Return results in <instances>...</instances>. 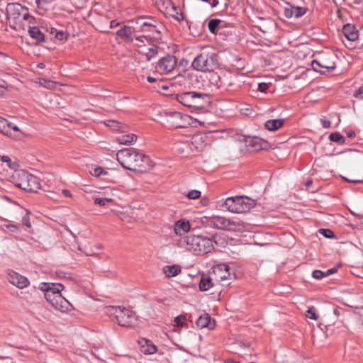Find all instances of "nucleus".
<instances>
[{
	"instance_id": "nucleus-37",
	"label": "nucleus",
	"mask_w": 363,
	"mask_h": 363,
	"mask_svg": "<svg viewBox=\"0 0 363 363\" xmlns=\"http://www.w3.org/2000/svg\"><path fill=\"white\" fill-rule=\"evenodd\" d=\"M89 172L92 176L96 177H99L104 174H107V172L100 167H91L89 169Z\"/></svg>"
},
{
	"instance_id": "nucleus-64",
	"label": "nucleus",
	"mask_w": 363,
	"mask_h": 363,
	"mask_svg": "<svg viewBox=\"0 0 363 363\" xmlns=\"http://www.w3.org/2000/svg\"><path fill=\"white\" fill-rule=\"evenodd\" d=\"M118 26V23H116V22H115V21H112L111 22V28H114V27H116V26Z\"/></svg>"
},
{
	"instance_id": "nucleus-3",
	"label": "nucleus",
	"mask_w": 363,
	"mask_h": 363,
	"mask_svg": "<svg viewBox=\"0 0 363 363\" xmlns=\"http://www.w3.org/2000/svg\"><path fill=\"white\" fill-rule=\"evenodd\" d=\"M218 55L212 50H203L191 62V67L199 72H210L218 67Z\"/></svg>"
},
{
	"instance_id": "nucleus-46",
	"label": "nucleus",
	"mask_w": 363,
	"mask_h": 363,
	"mask_svg": "<svg viewBox=\"0 0 363 363\" xmlns=\"http://www.w3.org/2000/svg\"><path fill=\"white\" fill-rule=\"evenodd\" d=\"M319 233L328 238H332L335 237L333 232L329 229H320Z\"/></svg>"
},
{
	"instance_id": "nucleus-29",
	"label": "nucleus",
	"mask_w": 363,
	"mask_h": 363,
	"mask_svg": "<svg viewBox=\"0 0 363 363\" xmlns=\"http://www.w3.org/2000/svg\"><path fill=\"white\" fill-rule=\"evenodd\" d=\"M145 16H140L134 20H133V22H135L137 25V32H146V28H147V23H145Z\"/></svg>"
},
{
	"instance_id": "nucleus-1",
	"label": "nucleus",
	"mask_w": 363,
	"mask_h": 363,
	"mask_svg": "<svg viewBox=\"0 0 363 363\" xmlns=\"http://www.w3.org/2000/svg\"><path fill=\"white\" fill-rule=\"evenodd\" d=\"M116 158L123 167L130 171L142 173L146 172L150 167V158L133 148L119 150Z\"/></svg>"
},
{
	"instance_id": "nucleus-25",
	"label": "nucleus",
	"mask_w": 363,
	"mask_h": 363,
	"mask_svg": "<svg viewBox=\"0 0 363 363\" xmlns=\"http://www.w3.org/2000/svg\"><path fill=\"white\" fill-rule=\"evenodd\" d=\"M137 135L131 133L127 135H122L116 138V141L121 145H130L137 140Z\"/></svg>"
},
{
	"instance_id": "nucleus-21",
	"label": "nucleus",
	"mask_w": 363,
	"mask_h": 363,
	"mask_svg": "<svg viewBox=\"0 0 363 363\" xmlns=\"http://www.w3.org/2000/svg\"><path fill=\"white\" fill-rule=\"evenodd\" d=\"M190 223L188 220H179L174 225V232L177 235H182L190 230Z\"/></svg>"
},
{
	"instance_id": "nucleus-16",
	"label": "nucleus",
	"mask_w": 363,
	"mask_h": 363,
	"mask_svg": "<svg viewBox=\"0 0 363 363\" xmlns=\"http://www.w3.org/2000/svg\"><path fill=\"white\" fill-rule=\"evenodd\" d=\"M335 58L334 55L330 57H321L318 60H315L312 62L313 69L316 72H322L321 68L327 70H333L335 68V63L333 60Z\"/></svg>"
},
{
	"instance_id": "nucleus-62",
	"label": "nucleus",
	"mask_w": 363,
	"mask_h": 363,
	"mask_svg": "<svg viewBox=\"0 0 363 363\" xmlns=\"http://www.w3.org/2000/svg\"><path fill=\"white\" fill-rule=\"evenodd\" d=\"M147 80L149 82H150V83H153V82H155L157 81V79L155 77H148Z\"/></svg>"
},
{
	"instance_id": "nucleus-39",
	"label": "nucleus",
	"mask_w": 363,
	"mask_h": 363,
	"mask_svg": "<svg viewBox=\"0 0 363 363\" xmlns=\"http://www.w3.org/2000/svg\"><path fill=\"white\" fill-rule=\"evenodd\" d=\"M1 161L2 162L6 163L7 166L11 169H16L18 167V164L16 162H12L11 159L9 156H2L1 157Z\"/></svg>"
},
{
	"instance_id": "nucleus-14",
	"label": "nucleus",
	"mask_w": 363,
	"mask_h": 363,
	"mask_svg": "<svg viewBox=\"0 0 363 363\" xmlns=\"http://www.w3.org/2000/svg\"><path fill=\"white\" fill-rule=\"evenodd\" d=\"M233 275L230 272V267L225 263L219 264L213 267L212 276L216 282H223L231 278Z\"/></svg>"
},
{
	"instance_id": "nucleus-54",
	"label": "nucleus",
	"mask_w": 363,
	"mask_h": 363,
	"mask_svg": "<svg viewBox=\"0 0 363 363\" xmlns=\"http://www.w3.org/2000/svg\"><path fill=\"white\" fill-rule=\"evenodd\" d=\"M6 227L12 233H18L19 229L16 225H6Z\"/></svg>"
},
{
	"instance_id": "nucleus-32",
	"label": "nucleus",
	"mask_w": 363,
	"mask_h": 363,
	"mask_svg": "<svg viewBox=\"0 0 363 363\" xmlns=\"http://www.w3.org/2000/svg\"><path fill=\"white\" fill-rule=\"evenodd\" d=\"M117 35L121 38H130L132 35V28L130 26H123L117 31Z\"/></svg>"
},
{
	"instance_id": "nucleus-52",
	"label": "nucleus",
	"mask_w": 363,
	"mask_h": 363,
	"mask_svg": "<svg viewBox=\"0 0 363 363\" xmlns=\"http://www.w3.org/2000/svg\"><path fill=\"white\" fill-rule=\"evenodd\" d=\"M268 87H269L268 84L262 82V83H259L258 84V88L257 89L261 92H266V91L267 90Z\"/></svg>"
},
{
	"instance_id": "nucleus-43",
	"label": "nucleus",
	"mask_w": 363,
	"mask_h": 363,
	"mask_svg": "<svg viewBox=\"0 0 363 363\" xmlns=\"http://www.w3.org/2000/svg\"><path fill=\"white\" fill-rule=\"evenodd\" d=\"M158 4H161L165 9L174 8V4L171 0H158Z\"/></svg>"
},
{
	"instance_id": "nucleus-30",
	"label": "nucleus",
	"mask_w": 363,
	"mask_h": 363,
	"mask_svg": "<svg viewBox=\"0 0 363 363\" xmlns=\"http://www.w3.org/2000/svg\"><path fill=\"white\" fill-rule=\"evenodd\" d=\"M157 53L158 48L151 43L150 47L147 48V52H145L147 61H150L152 58L155 57Z\"/></svg>"
},
{
	"instance_id": "nucleus-11",
	"label": "nucleus",
	"mask_w": 363,
	"mask_h": 363,
	"mask_svg": "<svg viewBox=\"0 0 363 363\" xmlns=\"http://www.w3.org/2000/svg\"><path fill=\"white\" fill-rule=\"evenodd\" d=\"M43 291H45V298L56 310L62 313L70 310L71 304L62 295L52 294L50 291H48V289Z\"/></svg>"
},
{
	"instance_id": "nucleus-7",
	"label": "nucleus",
	"mask_w": 363,
	"mask_h": 363,
	"mask_svg": "<svg viewBox=\"0 0 363 363\" xmlns=\"http://www.w3.org/2000/svg\"><path fill=\"white\" fill-rule=\"evenodd\" d=\"M255 204L254 200L247 196H233L227 198L223 206L230 212L242 213L249 211Z\"/></svg>"
},
{
	"instance_id": "nucleus-57",
	"label": "nucleus",
	"mask_w": 363,
	"mask_h": 363,
	"mask_svg": "<svg viewBox=\"0 0 363 363\" xmlns=\"http://www.w3.org/2000/svg\"><path fill=\"white\" fill-rule=\"evenodd\" d=\"M7 90L6 85L4 83L2 84H0V96H2L4 95Z\"/></svg>"
},
{
	"instance_id": "nucleus-42",
	"label": "nucleus",
	"mask_w": 363,
	"mask_h": 363,
	"mask_svg": "<svg viewBox=\"0 0 363 363\" xmlns=\"http://www.w3.org/2000/svg\"><path fill=\"white\" fill-rule=\"evenodd\" d=\"M186 196L189 199H197L201 196V191L199 190H191L188 192Z\"/></svg>"
},
{
	"instance_id": "nucleus-35",
	"label": "nucleus",
	"mask_w": 363,
	"mask_h": 363,
	"mask_svg": "<svg viewBox=\"0 0 363 363\" xmlns=\"http://www.w3.org/2000/svg\"><path fill=\"white\" fill-rule=\"evenodd\" d=\"M221 23L220 19H211L208 23V28L212 33H215L218 25Z\"/></svg>"
},
{
	"instance_id": "nucleus-63",
	"label": "nucleus",
	"mask_w": 363,
	"mask_h": 363,
	"mask_svg": "<svg viewBox=\"0 0 363 363\" xmlns=\"http://www.w3.org/2000/svg\"><path fill=\"white\" fill-rule=\"evenodd\" d=\"M225 363H239V362L234 359H229L226 360Z\"/></svg>"
},
{
	"instance_id": "nucleus-51",
	"label": "nucleus",
	"mask_w": 363,
	"mask_h": 363,
	"mask_svg": "<svg viewBox=\"0 0 363 363\" xmlns=\"http://www.w3.org/2000/svg\"><path fill=\"white\" fill-rule=\"evenodd\" d=\"M249 145L252 146V147H254L255 148V150H259L261 148V146L259 144V141H258V139L257 138H255V139H253V140H251L250 141V144Z\"/></svg>"
},
{
	"instance_id": "nucleus-10",
	"label": "nucleus",
	"mask_w": 363,
	"mask_h": 363,
	"mask_svg": "<svg viewBox=\"0 0 363 363\" xmlns=\"http://www.w3.org/2000/svg\"><path fill=\"white\" fill-rule=\"evenodd\" d=\"M191 118L180 112L166 113V123L169 128H182L191 125Z\"/></svg>"
},
{
	"instance_id": "nucleus-13",
	"label": "nucleus",
	"mask_w": 363,
	"mask_h": 363,
	"mask_svg": "<svg viewBox=\"0 0 363 363\" xmlns=\"http://www.w3.org/2000/svg\"><path fill=\"white\" fill-rule=\"evenodd\" d=\"M177 64V60L174 55H167L160 59L156 67L162 74H169L174 70Z\"/></svg>"
},
{
	"instance_id": "nucleus-50",
	"label": "nucleus",
	"mask_w": 363,
	"mask_h": 363,
	"mask_svg": "<svg viewBox=\"0 0 363 363\" xmlns=\"http://www.w3.org/2000/svg\"><path fill=\"white\" fill-rule=\"evenodd\" d=\"M353 96L357 99H363V86H360L354 92Z\"/></svg>"
},
{
	"instance_id": "nucleus-4",
	"label": "nucleus",
	"mask_w": 363,
	"mask_h": 363,
	"mask_svg": "<svg viewBox=\"0 0 363 363\" xmlns=\"http://www.w3.org/2000/svg\"><path fill=\"white\" fill-rule=\"evenodd\" d=\"M105 313L112 318V320L123 327H132L135 317L130 310L123 306H108Z\"/></svg>"
},
{
	"instance_id": "nucleus-19",
	"label": "nucleus",
	"mask_w": 363,
	"mask_h": 363,
	"mask_svg": "<svg viewBox=\"0 0 363 363\" xmlns=\"http://www.w3.org/2000/svg\"><path fill=\"white\" fill-rule=\"evenodd\" d=\"M157 24V23L154 25L149 24L146 28V32H148L149 34H147L144 38L150 45L152 43L154 39H157L160 36V31Z\"/></svg>"
},
{
	"instance_id": "nucleus-56",
	"label": "nucleus",
	"mask_w": 363,
	"mask_h": 363,
	"mask_svg": "<svg viewBox=\"0 0 363 363\" xmlns=\"http://www.w3.org/2000/svg\"><path fill=\"white\" fill-rule=\"evenodd\" d=\"M145 23H147V24L148 23L154 25L155 23H157V21L150 16H145Z\"/></svg>"
},
{
	"instance_id": "nucleus-55",
	"label": "nucleus",
	"mask_w": 363,
	"mask_h": 363,
	"mask_svg": "<svg viewBox=\"0 0 363 363\" xmlns=\"http://www.w3.org/2000/svg\"><path fill=\"white\" fill-rule=\"evenodd\" d=\"M320 123L322 124L323 127H324L325 128H328L330 126V121H328L325 118H321Z\"/></svg>"
},
{
	"instance_id": "nucleus-9",
	"label": "nucleus",
	"mask_w": 363,
	"mask_h": 363,
	"mask_svg": "<svg viewBox=\"0 0 363 363\" xmlns=\"http://www.w3.org/2000/svg\"><path fill=\"white\" fill-rule=\"evenodd\" d=\"M23 7L17 3H9L6 6L7 19L9 26L14 30L21 27V13Z\"/></svg>"
},
{
	"instance_id": "nucleus-33",
	"label": "nucleus",
	"mask_w": 363,
	"mask_h": 363,
	"mask_svg": "<svg viewBox=\"0 0 363 363\" xmlns=\"http://www.w3.org/2000/svg\"><path fill=\"white\" fill-rule=\"evenodd\" d=\"M329 138L331 141L336 142L338 144H344L345 139L340 133L335 132L330 135Z\"/></svg>"
},
{
	"instance_id": "nucleus-47",
	"label": "nucleus",
	"mask_w": 363,
	"mask_h": 363,
	"mask_svg": "<svg viewBox=\"0 0 363 363\" xmlns=\"http://www.w3.org/2000/svg\"><path fill=\"white\" fill-rule=\"evenodd\" d=\"M284 16L289 18L294 17V6L291 5H289L287 7L284 9Z\"/></svg>"
},
{
	"instance_id": "nucleus-8",
	"label": "nucleus",
	"mask_w": 363,
	"mask_h": 363,
	"mask_svg": "<svg viewBox=\"0 0 363 363\" xmlns=\"http://www.w3.org/2000/svg\"><path fill=\"white\" fill-rule=\"evenodd\" d=\"M208 96L196 91L184 92L177 96V101L187 107L201 108L206 103Z\"/></svg>"
},
{
	"instance_id": "nucleus-23",
	"label": "nucleus",
	"mask_w": 363,
	"mask_h": 363,
	"mask_svg": "<svg viewBox=\"0 0 363 363\" xmlns=\"http://www.w3.org/2000/svg\"><path fill=\"white\" fill-rule=\"evenodd\" d=\"M162 272L166 277L172 278L176 277L182 272L181 267L177 264L167 265L162 268Z\"/></svg>"
},
{
	"instance_id": "nucleus-48",
	"label": "nucleus",
	"mask_w": 363,
	"mask_h": 363,
	"mask_svg": "<svg viewBox=\"0 0 363 363\" xmlns=\"http://www.w3.org/2000/svg\"><path fill=\"white\" fill-rule=\"evenodd\" d=\"M55 38L57 40H59L60 41L67 39V33H66L64 31H56L55 33Z\"/></svg>"
},
{
	"instance_id": "nucleus-44",
	"label": "nucleus",
	"mask_w": 363,
	"mask_h": 363,
	"mask_svg": "<svg viewBox=\"0 0 363 363\" xmlns=\"http://www.w3.org/2000/svg\"><path fill=\"white\" fill-rule=\"evenodd\" d=\"M33 17L29 14L28 11L26 8L23 7V11L21 13V21H28L30 23V21L33 20Z\"/></svg>"
},
{
	"instance_id": "nucleus-22",
	"label": "nucleus",
	"mask_w": 363,
	"mask_h": 363,
	"mask_svg": "<svg viewBox=\"0 0 363 363\" xmlns=\"http://www.w3.org/2000/svg\"><path fill=\"white\" fill-rule=\"evenodd\" d=\"M214 279L213 277H211L206 274H203L201 277L199 282V289L202 291H206L212 288L214 285L213 283Z\"/></svg>"
},
{
	"instance_id": "nucleus-38",
	"label": "nucleus",
	"mask_w": 363,
	"mask_h": 363,
	"mask_svg": "<svg viewBox=\"0 0 363 363\" xmlns=\"http://www.w3.org/2000/svg\"><path fill=\"white\" fill-rule=\"evenodd\" d=\"M146 35H135V45L138 47H144L146 46L147 44L150 45L146 40L145 39L144 36Z\"/></svg>"
},
{
	"instance_id": "nucleus-26",
	"label": "nucleus",
	"mask_w": 363,
	"mask_h": 363,
	"mask_svg": "<svg viewBox=\"0 0 363 363\" xmlns=\"http://www.w3.org/2000/svg\"><path fill=\"white\" fill-rule=\"evenodd\" d=\"M104 124L113 130H120L121 132H125V129L128 128L125 124L115 120H107L104 121Z\"/></svg>"
},
{
	"instance_id": "nucleus-31",
	"label": "nucleus",
	"mask_w": 363,
	"mask_h": 363,
	"mask_svg": "<svg viewBox=\"0 0 363 363\" xmlns=\"http://www.w3.org/2000/svg\"><path fill=\"white\" fill-rule=\"evenodd\" d=\"M38 84L40 86L46 88L48 89H53L56 86V82L50 79L40 78L38 79Z\"/></svg>"
},
{
	"instance_id": "nucleus-2",
	"label": "nucleus",
	"mask_w": 363,
	"mask_h": 363,
	"mask_svg": "<svg viewBox=\"0 0 363 363\" xmlns=\"http://www.w3.org/2000/svg\"><path fill=\"white\" fill-rule=\"evenodd\" d=\"M217 238L213 241L207 237L201 235H189L179 240L178 245L194 255L207 254L213 249V242L218 243Z\"/></svg>"
},
{
	"instance_id": "nucleus-34",
	"label": "nucleus",
	"mask_w": 363,
	"mask_h": 363,
	"mask_svg": "<svg viewBox=\"0 0 363 363\" xmlns=\"http://www.w3.org/2000/svg\"><path fill=\"white\" fill-rule=\"evenodd\" d=\"M94 203L101 206H104L107 203H112L113 199L111 198H100L96 196H93Z\"/></svg>"
},
{
	"instance_id": "nucleus-15",
	"label": "nucleus",
	"mask_w": 363,
	"mask_h": 363,
	"mask_svg": "<svg viewBox=\"0 0 363 363\" xmlns=\"http://www.w3.org/2000/svg\"><path fill=\"white\" fill-rule=\"evenodd\" d=\"M7 279L10 284L21 289L26 288L30 284V281L27 277L13 270L8 272Z\"/></svg>"
},
{
	"instance_id": "nucleus-58",
	"label": "nucleus",
	"mask_w": 363,
	"mask_h": 363,
	"mask_svg": "<svg viewBox=\"0 0 363 363\" xmlns=\"http://www.w3.org/2000/svg\"><path fill=\"white\" fill-rule=\"evenodd\" d=\"M336 272H337V269L335 268L329 269L325 272V277L333 274L335 273Z\"/></svg>"
},
{
	"instance_id": "nucleus-49",
	"label": "nucleus",
	"mask_w": 363,
	"mask_h": 363,
	"mask_svg": "<svg viewBox=\"0 0 363 363\" xmlns=\"http://www.w3.org/2000/svg\"><path fill=\"white\" fill-rule=\"evenodd\" d=\"M325 277V272H322L321 270H314L313 272V277L315 279H321Z\"/></svg>"
},
{
	"instance_id": "nucleus-40",
	"label": "nucleus",
	"mask_w": 363,
	"mask_h": 363,
	"mask_svg": "<svg viewBox=\"0 0 363 363\" xmlns=\"http://www.w3.org/2000/svg\"><path fill=\"white\" fill-rule=\"evenodd\" d=\"M306 317L311 320H318V315L316 313V311L315 308L311 307L308 308V310L306 311Z\"/></svg>"
},
{
	"instance_id": "nucleus-20",
	"label": "nucleus",
	"mask_w": 363,
	"mask_h": 363,
	"mask_svg": "<svg viewBox=\"0 0 363 363\" xmlns=\"http://www.w3.org/2000/svg\"><path fill=\"white\" fill-rule=\"evenodd\" d=\"M196 325L201 329L205 328L213 329L215 327V322L211 320V318L208 314L204 313L198 318Z\"/></svg>"
},
{
	"instance_id": "nucleus-59",
	"label": "nucleus",
	"mask_w": 363,
	"mask_h": 363,
	"mask_svg": "<svg viewBox=\"0 0 363 363\" xmlns=\"http://www.w3.org/2000/svg\"><path fill=\"white\" fill-rule=\"evenodd\" d=\"M62 194L66 197H71L72 196L71 192L68 189H63Z\"/></svg>"
},
{
	"instance_id": "nucleus-6",
	"label": "nucleus",
	"mask_w": 363,
	"mask_h": 363,
	"mask_svg": "<svg viewBox=\"0 0 363 363\" xmlns=\"http://www.w3.org/2000/svg\"><path fill=\"white\" fill-rule=\"evenodd\" d=\"M13 179L16 186L24 191L37 192L40 189L38 179L26 171H16Z\"/></svg>"
},
{
	"instance_id": "nucleus-60",
	"label": "nucleus",
	"mask_w": 363,
	"mask_h": 363,
	"mask_svg": "<svg viewBox=\"0 0 363 363\" xmlns=\"http://www.w3.org/2000/svg\"><path fill=\"white\" fill-rule=\"evenodd\" d=\"M210 4L211 7L214 8L216 7L219 4L218 0H212L211 2H210Z\"/></svg>"
},
{
	"instance_id": "nucleus-12",
	"label": "nucleus",
	"mask_w": 363,
	"mask_h": 363,
	"mask_svg": "<svg viewBox=\"0 0 363 363\" xmlns=\"http://www.w3.org/2000/svg\"><path fill=\"white\" fill-rule=\"evenodd\" d=\"M0 133L13 139H19L23 135L17 125L0 117Z\"/></svg>"
},
{
	"instance_id": "nucleus-61",
	"label": "nucleus",
	"mask_w": 363,
	"mask_h": 363,
	"mask_svg": "<svg viewBox=\"0 0 363 363\" xmlns=\"http://www.w3.org/2000/svg\"><path fill=\"white\" fill-rule=\"evenodd\" d=\"M347 137H348V138H354V137L355 133H354V132H353V131H349V132L347 133Z\"/></svg>"
},
{
	"instance_id": "nucleus-28",
	"label": "nucleus",
	"mask_w": 363,
	"mask_h": 363,
	"mask_svg": "<svg viewBox=\"0 0 363 363\" xmlns=\"http://www.w3.org/2000/svg\"><path fill=\"white\" fill-rule=\"evenodd\" d=\"M283 125V120L281 119H273L268 120L265 123V128L271 131H274L280 128Z\"/></svg>"
},
{
	"instance_id": "nucleus-36",
	"label": "nucleus",
	"mask_w": 363,
	"mask_h": 363,
	"mask_svg": "<svg viewBox=\"0 0 363 363\" xmlns=\"http://www.w3.org/2000/svg\"><path fill=\"white\" fill-rule=\"evenodd\" d=\"M171 16L177 21H182L184 19V15L182 12L179 11L177 6L174 5V8H170Z\"/></svg>"
},
{
	"instance_id": "nucleus-17",
	"label": "nucleus",
	"mask_w": 363,
	"mask_h": 363,
	"mask_svg": "<svg viewBox=\"0 0 363 363\" xmlns=\"http://www.w3.org/2000/svg\"><path fill=\"white\" fill-rule=\"evenodd\" d=\"M342 34L349 41H355L358 39L359 33L355 27L352 24H346L342 30Z\"/></svg>"
},
{
	"instance_id": "nucleus-18",
	"label": "nucleus",
	"mask_w": 363,
	"mask_h": 363,
	"mask_svg": "<svg viewBox=\"0 0 363 363\" xmlns=\"http://www.w3.org/2000/svg\"><path fill=\"white\" fill-rule=\"evenodd\" d=\"M140 351L145 354H152L157 352V347L149 340L142 338L138 341Z\"/></svg>"
},
{
	"instance_id": "nucleus-41",
	"label": "nucleus",
	"mask_w": 363,
	"mask_h": 363,
	"mask_svg": "<svg viewBox=\"0 0 363 363\" xmlns=\"http://www.w3.org/2000/svg\"><path fill=\"white\" fill-rule=\"evenodd\" d=\"M306 12V9L303 7L294 6V17L300 18Z\"/></svg>"
},
{
	"instance_id": "nucleus-5",
	"label": "nucleus",
	"mask_w": 363,
	"mask_h": 363,
	"mask_svg": "<svg viewBox=\"0 0 363 363\" xmlns=\"http://www.w3.org/2000/svg\"><path fill=\"white\" fill-rule=\"evenodd\" d=\"M208 224L217 229L228 231H243L245 224L238 219H230L223 216L213 215L208 218Z\"/></svg>"
},
{
	"instance_id": "nucleus-24",
	"label": "nucleus",
	"mask_w": 363,
	"mask_h": 363,
	"mask_svg": "<svg viewBox=\"0 0 363 363\" xmlns=\"http://www.w3.org/2000/svg\"><path fill=\"white\" fill-rule=\"evenodd\" d=\"M42 290L48 289V291H50V293L55 294V295H62L61 291L64 289V286L61 284L55 283H43L40 287Z\"/></svg>"
},
{
	"instance_id": "nucleus-53",
	"label": "nucleus",
	"mask_w": 363,
	"mask_h": 363,
	"mask_svg": "<svg viewBox=\"0 0 363 363\" xmlns=\"http://www.w3.org/2000/svg\"><path fill=\"white\" fill-rule=\"evenodd\" d=\"M22 223L23 225L27 226L28 228L30 227V218L28 216H25L22 218Z\"/></svg>"
},
{
	"instance_id": "nucleus-27",
	"label": "nucleus",
	"mask_w": 363,
	"mask_h": 363,
	"mask_svg": "<svg viewBox=\"0 0 363 363\" xmlns=\"http://www.w3.org/2000/svg\"><path fill=\"white\" fill-rule=\"evenodd\" d=\"M28 33L30 36L37 42L44 41V34L38 27H29Z\"/></svg>"
},
{
	"instance_id": "nucleus-45",
	"label": "nucleus",
	"mask_w": 363,
	"mask_h": 363,
	"mask_svg": "<svg viewBox=\"0 0 363 363\" xmlns=\"http://www.w3.org/2000/svg\"><path fill=\"white\" fill-rule=\"evenodd\" d=\"M186 318L184 315H179L174 318V323L177 326L182 327L184 325Z\"/></svg>"
}]
</instances>
